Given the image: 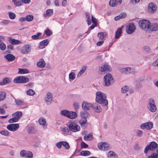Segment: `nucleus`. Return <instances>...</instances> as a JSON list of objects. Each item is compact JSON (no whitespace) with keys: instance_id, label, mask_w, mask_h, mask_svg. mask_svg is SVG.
<instances>
[{"instance_id":"obj_1","label":"nucleus","mask_w":158,"mask_h":158,"mask_svg":"<svg viewBox=\"0 0 158 158\" xmlns=\"http://www.w3.org/2000/svg\"><path fill=\"white\" fill-rule=\"evenodd\" d=\"M106 98V95L104 93H102L100 91L96 93V101L98 103L102 104L104 106L107 105L108 102Z\"/></svg>"},{"instance_id":"obj_2","label":"nucleus","mask_w":158,"mask_h":158,"mask_svg":"<svg viewBox=\"0 0 158 158\" xmlns=\"http://www.w3.org/2000/svg\"><path fill=\"white\" fill-rule=\"evenodd\" d=\"M151 25L150 22L147 19L141 20L139 22V25L140 28L144 31L149 30Z\"/></svg>"},{"instance_id":"obj_3","label":"nucleus","mask_w":158,"mask_h":158,"mask_svg":"<svg viewBox=\"0 0 158 158\" xmlns=\"http://www.w3.org/2000/svg\"><path fill=\"white\" fill-rule=\"evenodd\" d=\"M158 148V144L155 142L152 141L149 144H148L145 148L144 153L147 154L148 151H154Z\"/></svg>"},{"instance_id":"obj_4","label":"nucleus","mask_w":158,"mask_h":158,"mask_svg":"<svg viewBox=\"0 0 158 158\" xmlns=\"http://www.w3.org/2000/svg\"><path fill=\"white\" fill-rule=\"evenodd\" d=\"M148 108L151 112H155L156 110V107L155 104L154 100L152 99L149 100L148 102Z\"/></svg>"},{"instance_id":"obj_5","label":"nucleus","mask_w":158,"mask_h":158,"mask_svg":"<svg viewBox=\"0 0 158 158\" xmlns=\"http://www.w3.org/2000/svg\"><path fill=\"white\" fill-rule=\"evenodd\" d=\"M68 127L70 131L74 132L79 131L80 129V126L75 122L70 123Z\"/></svg>"},{"instance_id":"obj_6","label":"nucleus","mask_w":158,"mask_h":158,"mask_svg":"<svg viewBox=\"0 0 158 158\" xmlns=\"http://www.w3.org/2000/svg\"><path fill=\"white\" fill-rule=\"evenodd\" d=\"M98 148L100 150L106 151L110 149L109 144L105 142H101L98 144Z\"/></svg>"},{"instance_id":"obj_7","label":"nucleus","mask_w":158,"mask_h":158,"mask_svg":"<svg viewBox=\"0 0 158 158\" xmlns=\"http://www.w3.org/2000/svg\"><path fill=\"white\" fill-rule=\"evenodd\" d=\"M153 124L152 122H148L142 124L140 126V128L142 129L150 130L153 127Z\"/></svg>"},{"instance_id":"obj_8","label":"nucleus","mask_w":158,"mask_h":158,"mask_svg":"<svg viewBox=\"0 0 158 158\" xmlns=\"http://www.w3.org/2000/svg\"><path fill=\"white\" fill-rule=\"evenodd\" d=\"M135 29V27L133 23L129 24L126 27L127 32L129 34H131Z\"/></svg>"},{"instance_id":"obj_9","label":"nucleus","mask_w":158,"mask_h":158,"mask_svg":"<svg viewBox=\"0 0 158 158\" xmlns=\"http://www.w3.org/2000/svg\"><path fill=\"white\" fill-rule=\"evenodd\" d=\"M156 5L153 3H150L148 6V11L151 13H154L156 10Z\"/></svg>"},{"instance_id":"obj_10","label":"nucleus","mask_w":158,"mask_h":158,"mask_svg":"<svg viewBox=\"0 0 158 158\" xmlns=\"http://www.w3.org/2000/svg\"><path fill=\"white\" fill-rule=\"evenodd\" d=\"M52 100V94L49 92L47 93L46 97L44 98V100L46 103L49 105L51 104Z\"/></svg>"},{"instance_id":"obj_11","label":"nucleus","mask_w":158,"mask_h":158,"mask_svg":"<svg viewBox=\"0 0 158 158\" xmlns=\"http://www.w3.org/2000/svg\"><path fill=\"white\" fill-rule=\"evenodd\" d=\"M19 125L18 124H13L8 125L7 126V128L11 131H16L19 128Z\"/></svg>"},{"instance_id":"obj_12","label":"nucleus","mask_w":158,"mask_h":158,"mask_svg":"<svg viewBox=\"0 0 158 158\" xmlns=\"http://www.w3.org/2000/svg\"><path fill=\"white\" fill-rule=\"evenodd\" d=\"M31 50V48L30 45L27 44L24 45L22 49L21 50V52L23 54H27L29 53Z\"/></svg>"},{"instance_id":"obj_13","label":"nucleus","mask_w":158,"mask_h":158,"mask_svg":"<svg viewBox=\"0 0 158 158\" xmlns=\"http://www.w3.org/2000/svg\"><path fill=\"white\" fill-rule=\"evenodd\" d=\"M92 106V105L91 103L87 102L85 101L83 102L82 104V108L85 110H90Z\"/></svg>"},{"instance_id":"obj_14","label":"nucleus","mask_w":158,"mask_h":158,"mask_svg":"<svg viewBox=\"0 0 158 158\" xmlns=\"http://www.w3.org/2000/svg\"><path fill=\"white\" fill-rule=\"evenodd\" d=\"M133 69L130 67L122 68L120 69V71L121 73L126 74H128L131 73L133 71Z\"/></svg>"},{"instance_id":"obj_15","label":"nucleus","mask_w":158,"mask_h":158,"mask_svg":"<svg viewBox=\"0 0 158 158\" xmlns=\"http://www.w3.org/2000/svg\"><path fill=\"white\" fill-rule=\"evenodd\" d=\"M110 69V67L106 64H104L99 67V70L101 72L108 71Z\"/></svg>"},{"instance_id":"obj_16","label":"nucleus","mask_w":158,"mask_h":158,"mask_svg":"<svg viewBox=\"0 0 158 158\" xmlns=\"http://www.w3.org/2000/svg\"><path fill=\"white\" fill-rule=\"evenodd\" d=\"M49 43V40L48 39H45L41 41L40 43L39 47L41 49H43L45 48L46 46H47Z\"/></svg>"},{"instance_id":"obj_17","label":"nucleus","mask_w":158,"mask_h":158,"mask_svg":"<svg viewBox=\"0 0 158 158\" xmlns=\"http://www.w3.org/2000/svg\"><path fill=\"white\" fill-rule=\"evenodd\" d=\"M114 80H103V85L104 86H109L114 82Z\"/></svg>"},{"instance_id":"obj_18","label":"nucleus","mask_w":158,"mask_h":158,"mask_svg":"<svg viewBox=\"0 0 158 158\" xmlns=\"http://www.w3.org/2000/svg\"><path fill=\"white\" fill-rule=\"evenodd\" d=\"M46 65V63L44 60L43 59H41L37 63V65L38 67L43 68Z\"/></svg>"},{"instance_id":"obj_19","label":"nucleus","mask_w":158,"mask_h":158,"mask_svg":"<svg viewBox=\"0 0 158 158\" xmlns=\"http://www.w3.org/2000/svg\"><path fill=\"white\" fill-rule=\"evenodd\" d=\"M92 107L94 110L97 113L100 112L102 111L101 107L97 103L94 104Z\"/></svg>"},{"instance_id":"obj_20","label":"nucleus","mask_w":158,"mask_h":158,"mask_svg":"<svg viewBox=\"0 0 158 158\" xmlns=\"http://www.w3.org/2000/svg\"><path fill=\"white\" fill-rule=\"evenodd\" d=\"M53 14V10L51 9H47L46 11V13L43 14V15L45 17L48 16L50 17Z\"/></svg>"},{"instance_id":"obj_21","label":"nucleus","mask_w":158,"mask_h":158,"mask_svg":"<svg viewBox=\"0 0 158 158\" xmlns=\"http://www.w3.org/2000/svg\"><path fill=\"white\" fill-rule=\"evenodd\" d=\"M107 157L109 158H110L112 157L114 158H118V155L115 153L113 151H109L107 154Z\"/></svg>"},{"instance_id":"obj_22","label":"nucleus","mask_w":158,"mask_h":158,"mask_svg":"<svg viewBox=\"0 0 158 158\" xmlns=\"http://www.w3.org/2000/svg\"><path fill=\"white\" fill-rule=\"evenodd\" d=\"M77 116L76 113L74 111H69L68 118L70 119H73L76 118Z\"/></svg>"},{"instance_id":"obj_23","label":"nucleus","mask_w":158,"mask_h":158,"mask_svg":"<svg viewBox=\"0 0 158 158\" xmlns=\"http://www.w3.org/2000/svg\"><path fill=\"white\" fill-rule=\"evenodd\" d=\"M126 16V14L125 13H122L118 15L115 17L114 19L115 21H118L121 19L125 18Z\"/></svg>"},{"instance_id":"obj_24","label":"nucleus","mask_w":158,"mask_h":158,"mask_svg":"<svg viewBox=\"0 0 158 158\" xmlns=\"http://www.w3.org/2000/svg\"><path fill=\"white\" fill-rule=\"evenodd\" d=\"M5 58L8 61H11L14 60L15 59V57L11 54H8L5 56Z\"/></svg>"},{"instance_id":"obj_25","label":"nucleus","mask_w":158,"mask_h":158,"mask_svg":"<svg viewBox=\"0 0 158 158\" xmlns=\"http://www.w3.org/2000/svg\"><path fill=\"white\" fill-rule=\"evenodd\" d=\"M86 69V66H82L81 69H80V71L78 73L77 75V78H79L81 75L84 73V72Z\"/></svg>"},{"instance_id":"obj_26","label":"nucleus","mask_w":158,"mask_h":158,"mask_svg":"<svg viewBox=\"0 0 158 158\" xmlns=\"http://www.w3.org/2000/svg\"><path fill=\"white\" fill-rule=\"evenodd\" d=\"M123 27L122 26L121 28H118V30L115 32V38L116 39H118L119 37L121 36L122 32V28Z\"/></svg>"},{"instance_id":"obj_27","label":"nucleus","mask_w":158,"mask_h":158,"mask_svg":"<svg viewBox=\"0 0 158 158\" xmlns=\"http://www.w3.org/2000/svg\"><path fill=\"white\" fill-rule=\"evenodd\" d=\"M61 129L62 133L65 135H68L70 132V130L67 127L62 128Z\"/></svg>"},{"instance_id":"obj_28","label":"nucleus","mask_w":158,"mask_h":158,"mask_svg":"<svg viewBox=\"0 0 158 158\" xmlns=\"http://www.w3.org/2000/svg\"><path fill=\"white\" fill-rule=\"evenodd\" d=\"M9 41L10 43L15 44H20V41L15 40L11 37L9 38Z\"/></svg>"},{"instance_id":"obj_29","label":"nucleus","mask_w":158,"mask_h":158,"mask_svg":"<svg viewBox=\"0 0 158 158\" xmlns=\"http://www.w3.org/2000/svg\"><path fill=\"white\" fill-rule=\"evenodd\" d=\"M149 30L153 31H156L158 30V24H152L150 25Z\"/></svg>"},{"instance_id":"obj_30","label":"nucleus","mask_w":158,"mask_h":158,"mask_svg":"<svg viewBox=\"0 0 158 158\" xmlns=\"http://www.w3.org/2000/svg\"><path fill=\"white\" fill-rule=\"evenodd\" d=\"M29 80H14V82L17 83H25L29 82Z\"/></svg>"},{"instance_id":"obj_31","label":"nucleus","mask_w":158,"mask_h":158,"mask_svg":"<svg viewBox=\"0 0 158 158\" xmlns=\"http://www.w3.org/2000/svg\"><path fill=\"white\" fill-rule=\"evenodd\" d=\"M84 139L85 140H90L93 139V134L92 133H90L89 135H85L84 137Z\"/></svg>"},{"instance_id":"obj_32","label":"nucleus","mask_w":158,"mask_h":158,"mask_svg":"<svg viewBox=\"0 0 158 158\" xmlns=\"http://www.w3.org/2000/svg\"><path fill=\"white\" fill-rule=\"evenodd\" d=\"M22 113L21 111H17L15 112L12 114L13 117H15L19 118V120L20 119V117L22 115Z\"/></svg>"},{"instance_id":"obj_33","label":"nucleus","mask_w":158,"mask_h":158,"mask_svg":"<svg viewBox=\"0 0 158 158\" xmlns=\"http://www.w3.org/2000/svg\"><path fill=\"white\" fill-rule=\"evenodd\" d=\"M87 122V119L86 118L83 117L81 120L80 121V123L81 127H84V125Z\"/></svg>"},{"instance_id":"obj_34","label":"nucleus","mask_w":158,"mask_h":158,"mask_svg":"<svg viewBox=\"0 0 158 158\" xmlns=\"http://www.w3.org/2000/svg\"><path fill=\"white\" fill-rule=\"evenodd\" d=\"M90 154V152L88 150L82 151L80 152L81 155L84 156H88Z\"/></svg>"},{"instance_id":"obj_35","label":"nucleus","mask_w":158,"mask_h":158,"mask_svg":"<svg viewBox=\"0 0 158 158\" xmlns=\"http://www.w3.org/2000/svg\"><path fill=\"white\" fill-rule=\"evenodd\" d=\"M69 111L66 110H64L60 111V114L62 115L68 117Z\"/></svg>"},{"instance_id":"obj_36","label":"nucleus","mask_w":158,"mask_h":158,"mask_svg":"<svg viewBox=\"0 0 158 158\" xmlns=\"http://www.w3.org/2000/svg\"><path fill=\"white\" fill-rule=\"evenodd\" d=\"M38 121L40 124L42 126H44L46 123L45 120L42 117L40 118Z\"/></svg>"},{"instance_id":"obj_37","label":"nucleus","mask_w":158,"mask_h":158,"mask_svg":"<svg viewBox=\"0 0 158 158\" xmlns=\"http://www.w3.org/2000/svg\"><path fill=\"white\" fill-rule=\"evenodd\" d=\"M19 71L18 72L20 74H24L28 73L29 72V70L27 69H19Z\"/></svg>"},{"instance_id":"obj_38","label":"nucleus","mask_w":158,"mask_h":158,"mask_svg":"<svg viewBox=\"0 0 158 158\" xmlns=\"http://www.w3.org/2000/svg\"><path fill=\"white\" fill-rule=\"evenodd\" d=\"M42 35V33L40 32L37 33L36 35L31 36V38L34 40H37L40 38V36Z\"/></svg>"},{"instance_id":"obj_39","label":"nucleus","mask_w":158,"mask_h":158,"mask_svg":"<svg viewBox=\"0 0 158 158\" xmlns=\"http://www.w3.org/2000/svg\"><path fill=\"white\" fill-rule=\"evenodd\" d=\"M6 48V45L5 44L2 40H0V49L1 50H5Z\"/></svg>"},{"instance_id":"obj_40","label":"nucleus","mask_w":158,"mask_h":158,"mask_svg":"<svg viewBox=\"0 0 158 158\" xmlns=\"http://www.w3.org/2000/svg\"><path fill=\"white\" fill-rule=\"evenodd\" d=\"M6 94L0 91V102L4 100L6 98Z\"/></svg>"},{"instance_id":"obj_41","label":"nucleus","mask_w":158,"mask_h":158,"mask_svg":"<svg viewBox=\"0 0 158 158\" xmlns=\"http://www.w3.org/2000/svg\"><path fill=\"white\" fill-rule=\"evenodd\" d=\"M26 20L28 22H30L32 21L34 17L31 15H28L26 17Z\"/></svg>"},{"instance_id":"obj_42","label":"nucleus","mask_w":158,"mask_h":158,"mask_svg":"<svg viewBox=\"0 0 158 158\" xmlns=\"http://www.w3.org/2000/svg\"><path fill=\"white\" fill-rule=\"evenodd\" d=\"M19 120V118L17 117H13V118H11L9 120L8 122L9 123H13L16 122Z\"/></svg>"},{"instance_id":"obj_43","label":"nucleus","mask_w":158,"mask_h":158,"mask_svg":"<svg viewBox=\"0 0 158 158\" xmlns=\"http://www.w3.org/2000/svg\"><path fill=\"white\" fill-rule=\"evenodd\" d=\"M10 82V80H3L2 81L0 82V85H4Z\"/></svg>"},{"instance_id":"obj_44","label":"nucleus","mask_w":158,"mask_h":158,"mask_svg":"<svg viewBox=\"0 0 158 158\" xmlns=\"http://www.w3.org/2000/svg\"><path fill=\"white\" fill-rule=\"evenodd\" d=\"M33 156V154L31 152L27 151L25 157L26 158H32Z\"/></svg>"},{"instance_id":"obj_45","label":"nucleus","mask_w":158,"mask_h":158,"mask_svg":"<svg viewBox=\"0 0 158 158\" xmlns=\"http://www.w3.org/2000/svg\"><path fill=\"white\" fill-rule=\"evenodd\" d=\"M128 89V87L127 85H125L122 88L121 91L122 93H126Z\"/></svg>"},{"instance_id":"obj_46","label":"nucleus","mask_w":158,"mask_h":158,"mask_svg":"<svg viewBox=\"0 0 158 158\" xmlns=\"http://www.w3.org/2000/svg\"><path fill=\"white\" fill-rule=\"evenodd\" d=\"M8 15L9 18L12 19H15L16 17L15 14L11 12H9Z\"/></svg>"},{"instance_id":"obj_47","label":"nucleus","mask_w":158,"mask_h":158,"mask_svg":"<svg viewBox=\"0 0 158 158\" xmlns=\"http://www.w3.org/2000/svg\"><path fill=\"white\" fill-rule=\"evenodd\" d=\"M27 94L30 96H33L34 95L35 93L34 91L31 89H28L27 92Z\"/></svg>"},{"instance_id":"obj_48","label":"nucleus","mask_w":158,"mask_h":158,"mask_svg":"<svg viewBox=\"0 0 158 158\" xmlns=\"http://www.w3.org/2000/svg\"><path fill=\"white\" fill-rule=\"evenodd\" d=\"M62 145L67 149H69L70 148V146L67 142L63 141Z\"/></svg>"},{"instance_id":"obj_49","label":"nucleus","mask_w":158,"mask_h":158,"mask_svg":"<svg viewBox=\"0 0 158 158\" xmlns=\"http://www.w3.org/2000/svg\"><path fill=\"white\" fill-rule=\"evenodd\" d=\"M17 0H12V1L14 3V4L17 6H22V4L21 1L17 2Z\"/></svg>"},{"instance_id":"obj_50","label":"nucleus","mask_w":158,"mask_h":158,"mask_svg":"<svg viewBox=\"0 0 158 158\" xmlns=\"http://www.w3.org/2000/svg\"><path fill=\"white\" fill-rule=\"evenodd\" d=\"M103 79H113V77L111 74L108 73L104 76Z\"/></svg>"},{"instance_id":"obj_51","label":"nucleus","mask_w":158,"mask_h":158,"mask_svg":"<svg viewBox=\"0 0 158 158\" xmlns=\"http://www.w3.org/2000/svg\"><path fill=\"white\" fill-rule=\"evenodd\" d=\"M45 33L47 36H49L52 34V32L48 29H47L44 31Z\"/></svg>"},{"instance_id":"obj_52","label":"nucleus","mask_w":158,"mask_h":158,"mask_svg":"<svg viewBox=\"0 0 158 158\" xmlns=\"http://www.w3.org/2000/svg\"><path fill=\"white\" fill-rule=\"evenodd\" d=\"M76 74L73 72L70 73L69 75V79H75Z\"/></svg>"},{"instance_id":"obj_53","label":"nucleus","mask_w":158,"mask_h":158,"mask_svg":"<svg viewBox=\"0 0 158 158\" xmlns=\"http://www.w3.org/2000/svg\"><path fill=\"white\" fill-rule=\"evenodd\" d=\"M27 152V151L25 150H21L20 152V156L23 157H25L26 155Z\"/></svg>"},{"instance_id":"obj_54","label":"nucleus","mask_w":158,"mask_h":158,"mask_svg":"<svg viewBox=\"0 0 158 158\" xmlns=\"http://www.w3.org/2000/svg\"><path fill=\"white\" fill-rule=\"evenodd\" d=\"M143 132L139 130H137L136 132V134L139 137H141L143 135Z\"/></svg>"},{"instance_id":"obj_55","label":"nucleus","mask_w":158,"mask_h":158,"mask_svg":"<svg viewBox=\"0 0 158 158\" xmlns=\"http://www.w3.org/2000/svg\"><path fill=\"white\" fill-rule=\"evenodd\" d=\"M0 133L5 136H8L9 135V132L8 131H0Z\"/></svg>"},{"instance_id":"obj_56","label":"nucleus","mask_w":158,"mask_h":158,"mask_svg":"<svg viewBox=\"0 0 158 158\" xmlns=\"http://www.w3.org/2000/svg\"><path fill=\"white\" fill-rule=\"evenodd\" d=\"M98 36L100 39L102 40L104 37V34L102 32H100L98 33Z\"/></svg>"},{"instance_id":"obj_57","label":"nucleus","mask_w":158,"mask_h":158,"mask_svg":"<svg viewBox=\"0 0 158 158\" xmlns=\"http://www.w3.org/2000/svg\"><path fill=\"white\" fill-rule=\"evenodd\" d=\"M114 0H110L109 1V5L112 7H114L116 6Z\"/></svg>"},{"instance_id":"obj_58","label":"nucleus","mask_w":158,"mask_h":158,"mask_svg":"<svg viewBox=\"0 0 158 158\" xmlns=\"http://www.w3.org/2000/svg\"><path fill=\"white\" fill-rule=\"evenodd\" d=\"M73 106L74 108L76 109L77 110L79 108V103L77 102H75L73 103Z\"/></svg>"},{"instance_id":"obj_59","label":"nucleus","mask_w":158,"mask_h":158,"mask_svg":"<svg viewBox=\"0 0 158 158\" xmlns=\"http://www.w3.org/2000/svg\"><path fill=\"white\" fill-rule=\"evenodd\" d=\"M86 17L87 18V22L88 25H89L91 24V19H90V15L88 14L86 15Z\"/></svg>"},{"instance_id":"obj_60","label":"nucleus","mask_w":158,"mask_h":158,"mask_svg":"<svg viewBox=\"0 0 158 158\" xmlns=\"http://www.w3.org/2000/svg\"><path fill=\"white\" fill-rule=\"evenodd\" d=\"M9 23V21L7 20H3L0 22L2 24L4 25H7Z\"/></svg>"},{"instance_id":"obj_61","label":"nucleus","mask_w":158,"mask_h":158,"mask_svg":"<svg viewBox=\"0 0 158 158\" xmlns=\"http://www.w3.org/2000/svg\"><path fill=\"white\" fill-rule=\"evenodd\" d=\"M15 102L17 105H20L23 103V102L20 100L18 99H15Z\"/></svg>"},{"instance_id":"obj_62","label":"nucleus","mask_w":158,"mask_h":158,"mask_svg":"<svg viewBox=\"0 0 158 158\" xmlns=\"http://www.w3.org/2000/svg\"><path fill=\"white\" fill-rule=\"evenodd\" d=\"M88 145L84 142H82L81 143V147L82 148H86L88 147Z\"/></svg>"},{"instance_id":"obj_63","label":"nucleus","mask_w":158,"mask_h":158,"mask_svg":"<svg viewBox=\"0 0 158 158\" xmlns=\"http://www.w3.org/2000/svg\"><path fill=\"white\" fill-rule=\"evenodd\" d=\"M156 153H152L151 156H149L148 158H158Z\"/></svg>"},{"instance_id":"obj_64","label":"nucleus","mask_w":158,"mask_h":158,"mask_svg":"<svg viewBox=\"0 0 158 158\" xmlns=\"http://www.w3.org/2000/svg\"><path fill=\"white\" fill-rule=\"evenodd\" d=\"M62 143L63 141H60L57 143L56 144V146L59 148H60L62 145Z\"/></svg>"}]
</instances>
